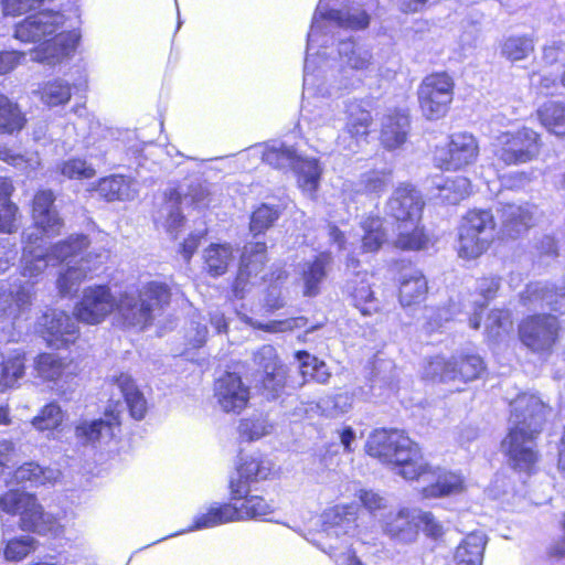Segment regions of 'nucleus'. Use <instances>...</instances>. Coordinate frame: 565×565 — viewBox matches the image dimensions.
<instances>
[{
	"mask_svg": "<svg viewBox=\"0 0 565 565\" xmlns=\"http://www.w3.org/2000/svg\"><path fill=\"white\" fill-rule=\"evenodd\" d=\"M366 449L370 456L394 466L403 478L420 479L428 483L423 488L425 498L450 495L463 489L460 476L430 469L424 462L418 446L397 429L375 430L369 437Z\"/></svg>",
	"mask_w": 565,
	"mask_h": 565,
	"instance_id": "obj_1",
	"label": "nucleus"
},
{
	"mask_svg": "<svg viewBox=\"0 0 565 565\" xmlns=\"http://www.w3.org/2000/svg\"><path fill=\"white\" fill-rule=\"evenodd\" d=\"M509 434L501 448L514 468L529 470L537 459L535 439L550 413L548 406L536 395L523 393L510 404Z\"/></svg>",
	"mask_w": 565,
	"mask_h": 565,
	"instance_id": "obj_2",
	"label": "nucleus"
},
{
	"mask_svg": "<svg viewBox=\"0 0 565 565\" xmlns=\"http://www.w3.org/2000/svg\"><path fill=\"white\" fill-rule=\"evenodd\" d=\"M171 290L164 282L151 281L136 292H125L116 301L124 324L143 330L170 303Z\"/></svg>",
	"mask_w": 565,
	"mask_h": 565,
	"instance_id": "obj_3",
	"label": "nucleus"
},
{
	"mask_svg": "<svg viewBox=\"0 0 565 565\" xmlns=\"http://www.w3.org/2000/svg\"><path fill=\"white\" fill-rule=\"evenodd\" d=\"M241 499L243 501L239 505L237 503H225L220 507H211L206 513L195 519L194 525L189 530H201L227 522L260 518L273 511L271 505L262 497L244 494Z\"/></svg>",
	"mask_w": 565,
	"mask_h": 565,
	"instance_id": "obj_4",
	"label": "nucleus"
},
{
	"mask_svg": "<svg viewBox=\"0 0 565 565\" xmlns=\"http://www.w3.org/2000/svg\"><path fill=\"white\" fill-rule=\"evenodd\" d=\"M494 156L505 166L532 161L541 150L540 137L533 129L523 127L514 132L500 134L494 142Z\"/></svg>",
	"mask_w": 565,
	"mask_h": 565,
	"instance_id": "obj_5",
	"label": "nucleus"
},
{
	"mask_svg": "<svg viewBox=\"0 0 565 565\" xmlns=\"http://www.w3.org/2000/svg\"><path fill=\"white\" fill-rule=\"evenodd\" d=\"M454 81L447 73L426 76L420 83L417 95L423 116L428 120L443 118L454 98Z\"/></svg>",
	"mask_w": 565,
	"mask_h": 565,
	"instance_id": "obj_6",
	"label": "nucleus"
},
{
	"mask_svg": "<svg viewBox=\"0 0 565 565\" xmlns=\"http://www.w3.org/2000/svg\"><path fill=\"white\" fill-rule=\"evenodd\" d=\"M559 323L552 315H535L522 321L519 335L533 352H550L558 335Z\"/></svg>",
	"mask_w": 565,
	"mask_h": 565,
	"instance_id": "obj_7",
	"label": "nucleus"
},
{
	"mask_svg": "<svg viewBox=\"0 0 565 565\" xmlns=\"http://www.w3.org/2000/svg\"><path fill=\"white\" fill-rule=\"evenodd\" d=\"M430 369L441 382L473 381L484 371V363L479 355L466 354L452 356L450 360L436 358L430 363Z\"/></svg>",
	"mask_w": 565,
	"mask_h": 565,
	"instance_id": "obj_8",
	"label": "nucleus"
},
{
	"mask_svg": "<svg viewBox=\"0 0 565 565\" xmlns=\"http://www.w3.org/2000/svg\"><path fill=\"white\" fill-rule=\"evenodd\" d=\"M116 308V300L106 286L88 287L75 308L77 320L88 324L102 322Z\"/></svg>",
	"mask_w": 565,
	"mask_h": 565,
	"instance_id": "obj_9",
	"label": "nucleus"
},
{
	"mask_svg": "<svg viewBox=\"0 0 565 565\" xmlns=\"http://www.w3.org/2000/svg\"><path fill=\"white\" fill-rule=\"evenodd\" d=\"M266 250L267 245L265 242H250L244 246L241 266L233 285V292L236 298L243 299L245 297L254 284L250 281V278L257 277L263 270L267 260Z\"/></svg>",
	"mask_w": 565,
	"mask_h": 565,
	"instance_id": "obj_10",
	"label": "nucleus"
},
{
	"mask_svg": "<svg viewBox=\"0 0 565 565\" xmlns=\"http://www.w3.org/2000/svg\"><path fill=\"white\" fill-rule=\"evenodd\" d=\"M39 332L50 345L62 347L75 341L78 335L76 322L64 311L51 309L38 321Z\"/></svg>",
	"mask_w": 565,
	"mask_h": 565,
	"instance_id": "obj_11",
	"label": "nucleus"
},
{
	"mask_svg": "<svg viewBox=\"0 0 565 565\" xmlns=\"http://www.w3.org/2000/svg\"><path fill=\"white\" fill-rule=\"evenodd\" d=\"M424 201L420 193L409 184L396 188L387 202V213L398 224H414L420 221Z\"/></svg>",
	"mask_w": 565,
	"mask_h": 565,
	"instance_id": "obj_12",
	"label": "nucleus"
},
{
	"mask_svg": "<svg viewBox=\"0 0 565 565\" xmlns=\"http://www.w3.org/2000/svg\"><path fill=\"white\" fill-rule=\"evenodd\" d=\"M215 397L226 413H241L249 401V388L235 373H226L215 383Z\"/></svg>",
	"mask_w": 565,
	"mask_h": 565,
	"instance_id": "obj_13",
	"label": "nucleus"
},
{
	"mask_svg": "<svg viewBox=\"0 0 565 565\" xmlns=\"http://www.w3.org/2000/svg\"><path fill=\"white\" fill-rule=\"evenodd\" d=\"M64 25V15L60 12L43 11L28 17L15 28V38L23 42L41 41Z\"/></svg>",
	"mask_w": 565,
	"mask_h": 565,
	"instance_id": "obj_14",
	"label": "nucleus"
},
{
	"mask_svg": "<svg viewBox=\"0 0 565 565\" xmlns=\"http://www.w3.org/2000/svg\"><path fill=\"white\" fill-rule=\"evenodd\" d=\"M479 147L476 138L467 132L451 135L448 149L444 156H437L436 160L445 169H460L477 160Z\"/></svg>",
	"mask_w": 565,
	"mask_h": 565,
	"instance_id": "obj_15",
	"label": "nucleus"
},
{
	"mask_svg": "<svg viewBox=\"0 0 565 565\" xmlns=\"http://www.w3.org/2000/svg\"><path fill=\"white\" fill-rule=\"evenodd\" d=\"M322 21H327L337 26L360 30L365 29L370 24L369 14L359 8L345 9V10H329L323 12L320 8L317 10L313 21L311 24V31L308 35L309 41L313 36L316 31H322Z\"/></svg>",
	"mask_w": 565,
	"mask_h": 565,
	"instance_id": "obj_16",
	"label": "nucleus"
},
{
	"mask_svg": "<svg viewBox=\"0 0 565 565\" xmlns=\"http://www.w3.org/2000/svg\"><path fill=\"white\" fill-rule=\"evenodd\" d=\"M206 195L205 190L200 185H191L190 191L183 196L177 189H170L166 193V203L162 211L167 214L164 226L167 231L173 236H177L178 228L183 224L184 217L179 209L182 201L190 200L191 203L200 204L204 201Z\"/></svg>",
	"mask_w": 565,
	"mask_h": 565,
	"instance_id": "obj_17",
	"label": "nucleus"
},
{
	"mask_svg": "<svg viewBox=\"0 0 565 565\" xmlns=\"http://www.w3.org/2000/svg\"><path fill=\"white\" fill-rule=\"evenodd\" d=\"M500 218L503 233L514 238L535 224L537 207L530 203L505 204L500 210Z\"/></svg>",
	"mask_w": 565,
	"mask_h": 565,
	"instance_id": "obj_18",
	"label": "nucleus"
},
{
	"mask_svg": "<svg viewBox=\"0 0 565 565\" xmlns=\"http://www.w3.org/2000/svg\"><path fill=\"white\" fill-rule=\"evenodd\" d=\"M322 530L327 535L340 536L355 529L358 508L354 504L335 505L322 514Z\"/></svg>",
	"mask_w": 565,
	"mask_h": 565,
	"instance_id": "obj_19",
	"label": "nucleus"
},
{
	"mask_svg": "<svg viewBox=\"0 0 565 565\" xmlns=\"http://www.w3.org/2000/svg\"><path fill=\"white\" fill-rule=\"evenodd\" d=\"M54 195L50 190L35 194L33 200V218L35 224L49 235L57 234L63 225L57 212L53 209Z\"/></svg>",
	"mask_w": 565,
	"mask_h": 565,
	"instance_id": "obj_20",
	"label": "nucleus"
},
{
	"mask_svg": "<svg viewBox=\"0 0 565 565\" xmlns=\"http://www.w3.org/2000/svg\"><path fill=\"white\" fill-rule=\"evenodd\" d=\"M345 289L363 316H372L382 310V302L374 296L366 273H358L354 278L348 280Z\"/></svg>",
	"mask_w": 565,
	"mask_h": 565,
	"instance_id": "obj_21",
	"label": "nucleus"
},
{
	"mask_svg": "<svg viewBox=\"0 0 565 565\" xmlns=\"http://www.w3.org/2000/svg\"><path fill=\"white\" fill-rule=\"evenodd\" d=\"M77 40L78 38L75 33L61 32L53 41L45 42L41 49L34 53L32 58L40 63L55 65L71 55L75 50Z\"/></svg>",
	"mask_w": 565,
	"mask_h": 565,
	"instance_id": "obj_22",
	"label": "nucleus"
},
{
	"mask_svg": "<svg viewBox=\"0 0 565 565\" xmlns=\"http://www.w3.org/2000/svg\"><path fill=\"white\" fill-rule=\"evenodd\" d=\"M270 468L263 461L255 458L244 460L237 469V478L230 481L231 495L233 500L242 498L249 491V482L266 479Z\"/></svg>",
	"mask_w": 565,
	"mask_h": 565,
	"instance_id": "obj_23",
	"label": "nucleus"
},
{
	"mask_svg": "<svg viewBox=\"0 0 565 565\" xmlns=\"http://www.w3.org/2000/svg\"><path fill=\"white\" fill-rule=\"evenodd\" d=\"M332 262L331 253L321 252L312 260L303 264L302 280L305 296L315 297L320 292V285L327 278Z\"/></svg>",
	"mask_w": 565,
	"mask_h": 565,
	"instance_id": "obj_24",
	"label": "nucleus"
},
{
	"mask_svg": "<svg viewBox=\"0 0 565 565\" xmlns=\"http://www.w3.org/2000/svg\"><path fill=\"white\" fill-rule=\"evenodd\" d=\"M408 130V115L402 110H392L382 119L381 141L387 149L398 148L406 141Z\"/></svg>",
	"mask_w": 565,
	"mask_h": 565,
	"instance_id": "obj_25",
	"label": "nucleus"
},
{
	"mask_svg": "<svg viewBox=\"0 0 565 565\" xmlns=\"http://www.w3.org/2000/svg\"><path fill=\"white\" fill-rule=\"evenodd\" d=\"M428 284L418 269H406L399 278V302L403 307L419 305L426 298Z\"/></svg>",
	"mask_w": 565,
	"mask_h": 565,
	"instance_id": "obj_26",
	"label": "nucleus"
},
{
	"mask_svg": "<svg viewBox=\"0 0 565 565\" xmlns=\"http://www.w3.org/2000/svg\"><path fill=\"white\" fill-rule=\"evenodd\" d=\"M34 369L40 377L45 381H56L63 376L76 374L77 365L67 358L56 353H42L34 361Z\"/></svg>",
	"mask_w": 565,
	"mask_h": 565,
	"instance_id": "obj_27",
	"label": "nucleus"
},
{
	"mask_svg": "<svg viewBox=\"0 0 565 565\" xmlns=\"http://www.w3.org/2000/svg\"><path fill=\"white\" fill-rule=\"evenodd\" d=\"M33 291L30 285L21 286L12 291L0 285V318H17L30 308Z\"/></svg>",
	"mask_w": 565,
	"mask_h": 565,
	"instance_id": "obj_28",
	"label": "nucleus"
},
{
	"mask_svg": "<svg viewBox=\"0 0 565 565\" xmlns=\"http://www.w3.org/2000/svg\"><path fill=\"white\" fill-rule=\"evenodd\" d=\"M113 384L124 396L131 417L142 419L147 412V402L132 377L129 374L120 373L113 377Z\"/></svg>",
	"mask_w": 565,
	"mask_h": 565,
	"instance_id": "obj_29",
	"label": "nucleus"
},
{
	"mask_svg": "<svg viewBox=\"0 0 565 565\" xmlns=\"http://www.w3.org/2000/svg\"><path fill=\"white\" fill-rule=\"evenodd\" d=\"M487 536L483 532L469 533L454 554L456 565H482Z\"/></svg>",
	"mask_w": 565,
	"mask_h": 565,
	"instance_id": "obj_30",
	"label": "nucleus"
},
{
	"mask_svg": "<svg viewBox=\"0 0 565 565\" xmlns=\"http://www.w3.org/2000/svg\"><path fill=\"white\" fill-rule=\"evenodd\" d=\"M416 515L403 509L396 513H390L384 523V532L391 537L401 542H412L417 535L418 524L415 523Z\"/></svg>",
	"mask_w": 565,
	"mask_h": 565,
	"instance_id": "obj_31",
	"label": "nucleus"
},
{
	"mask_svg": "<svg viewBox=\"0 0 565 565\" xmlns=\"http://www.w3.org/2000/svg\"><path fill=\"white\" fill-rule=\"evenodd\" d=\"M461 224H463V233L466 244L472 245L471 238H469V234L471 231H477L479 233V236L481 237V241H487L489 244L493 239V232L495 227L493 215L490 211L487 210H472L469 211L461 221Z\"/></svg>",
	"mask_w": 565,
	"mask_h": 565,
	"instance_id": "obj_32",
	"label": "nucleus"
},
{
	"mask_svg": "<svg viewBox=\"0 0 565 565\" xmlns=\"http://www.w3.org/2000/svg\"><path fill=\"white\" fill-rule=\"evenodd\" d=\"M92 270L88 266V259L81 257L79 262L70 260L65 264L58 274L56 286L62 296H67L76 292L82 281L87 277V274Z\"/></svg>",
	"mask_w": 565,
	"mask_h": 565,
	"instance_id": "obj_33",
	"label": "nucleus"
},
{
	"mask_svg": "<svg viewBox=\"0 0 565 565\" xmlns=\"http://www.w3.org/2000/svg\"><path fill=\"white\" fill-rule=\"evenodd\" d=\"M20 527L23 531H31L39 534L56 533L58 530L57 520L42 511L41 505L34 498V507H28L20 515Z\"/></svg>",
	"mask_w": 565,
	"mask_h": 565,
	"instance_id": "obj_34",
	"label": "nucleus"
},
{
	"mask_svg": "<svg viewBox=\"0 0 565 565\" xmlns=\"http://www.w3.org/2000/svg\"><path fill=\"white\" fill-rule=\"evenodd\" d=\"M203 258L211 276H222L234 260L233 248L230 244H211L204 249Z\"/></svg>",
	"mask_w": 565,
	"mask_h": 565,
	"instance_id": "obj_35",
	"label": "nucleus"
},
{
	"mask_svg": "<svg viewBox=\"0 0 565 565\" xmlns=\"http://www.w3.org/2000/svg\"><path fill=\"white\" fill-rule=\"evenodd\" d=\"M437 193L435 199L446 204H457L467 198L471 191L469 179L458 175L435 184Z\"/></svg>",
	"mask_w": 565,
	"mask_h": 565,
	"instance_id": "obj_36",
	"label": "nucleus"
},
{
	"mask_svg": "<svg viewBox=\"0 0 565 565\" xmlns=\"http://www.w3.org/2000/svg\"><path fill=\"white\" fill-rule=\"evenodd\" d=\"M98 193L107 201H127L137 196L135 184L122 175H113L103 179L97 188Z\"/></svg>",
	"mask_w": 565,
	"mask_h": 565,
	"instance_id": "obj_37",
	"label": "nucleus"
},
{
	"mask_svg": "<svg viewBox=\"0 0 565 565\" xmlns=\"http://www.w3.org/2000/svg\"><path fill=\"white\" fill-rule=\"evenodd\" d=\"M24 354L14 352L0 362V392L14 388L25 374Z\"/></svg>",
	"mask_w": 565,
	"mask_h": 565,
	"instance_id": "obj_38",
	"label": "nucleus"
},
{
	"mask_svg": "<svg viewBox=\"0 0 565 565\" xmlns=\"http://www.w3.org/2000/svg\"><path fill=\"white\" fill-rule=\"evenodd\" d=\"M119 425L118 416L110 419L83 420L75 428V436L84 444H94L105 436L113 435V426Z\"/></svg>",
	"mask_w": 565,
	"mask_h": 565,
	"instance_id": "obj_39",
	"label": "nucleus"
},
{
	"mask_svg": "<svg viewBox=\"0 0 565 565\" xmlns=\"http://www.w3.org/2000/svg\"><path fill=\"white\" fill-rule=\"evenodd\" d=\"M292 170L297 174V182L299 188L309 195H312L318 189L321 168L316 159H303L297 157Z\"/></svg>",
	"mask_w": 565,
	"mask_h": 565,
	"instance_id": "obj_40",
	"label": "nucleus"
},
{
	"mask_svg": "<svg viewBox=\"0 0 565 565\" xmlns=\"http://www.w3.org/2000/svg\"><path fill=\"white\" fill-rule=\"evenodd\" d=\"M89 241L87 236L83 234L71 235L65 241L58 242L50 249V256L61 263L67 264L72 260L79 262L76 259L88 247Z\"/></svg>",
	"mask_w": 565,
	"mask_h": 565,
	"instance_id": "obj_41",
	"label": "nucleus"
},
{
	"mask_svg": "<svg viewBox=\"0 0 565 565\" xmlns=\"http://www.w3.org/2000/svg\"><path fill=\"white\" fill-rule=\"evenodd\" d=\"M339 56L345 66L356 71L369 70L373 58L369 50L356 45L352 41L340 42Z\"/></svg>",
	"mask_w": 565,
	"mask_h": 565,
	"instance_id": "obj_42",
	"label": "nucleus"
},
{
	"mask_svg": "<svg viewBox=\"0 0 565 565\" xmlns=\"http://www.w3.org/2000/svg\"><path fill=\"white\" fill-rule=\"evenodd\" d=\"M392 184L393 173L391 169L371 170L361 174L356 191L380 196Z\"/></svg>",
	"mask_w": 565,
	"mask_h": 565,
	"instance_id": "obj_43",
	"label": "nucleus"
},
{
	"mask_svg": "<svg viewBox=\"0 0 565 565\" xmlns=\"http://www.w3.org/2000/svg\"><path fill=\"white\" fill-rule=\"evenodd\" d=\"M541 124L556 136H565V104L547 102L537 109Z\"/></svg>",
	"mask_w": 565,
	"mask_h": 565,
	"instance_id": "obj_44",
	"label": "nucleus"
},
{
	"mask_svg": "<svg viewBox=\"0 0 565 565\" xmlns=\"http://www.w3.org/2000/svg\"><path fill=\"white\" fill-rule=\"evenodd\" d=\"M419 222L414 224L405 223L397 225V238L395 246L402 249L418 250L427 246L428 237L424 228L418 225Z\"/></svg>",
	"mask_w": 565,
	"mask_h": 565,
	"instance_id": "obj_45",
	"label": "nucleus"
},
{
	"mask_svg": "<svg viewBox=\"0 0 565 565\" xmlns=\"http://www.w3.org/2000/svg\"><path fill=\"white\" fill-rule=\"evenodd\" d=\"M25 118L17 104L0 94V131L13 134L23 128Z\"/></svg>",
	"mask_w": 565,
	"mask_h": 565,
	"instance_id": "obj_46",
	"label": "nucleus"
},
{
	"mask_svg": "<svg viewBox=\"0 0 565 565\" xmlns=\"http://www.w3.org/2000/svg\"><path fill=\"white\" fill-rule=\"evenodd\" d=\"M52 259L50 252L45 253L41 247H25L22 256V276L30 279L36 278L47 268Z\"/></svg>",
	"mask_w": 565,
	"mask_h": 565,
	"instance_id": "obj_47",
	"label": "nucleus"
},
{
	"mask_svg": "<svg viewBox=\"0 0 565 565\" xmlns=\"http://www.w3.org/2000/svg\"><path fill=\"white\" fill-rule=\"evenodd\" d=\"M282 207L280 205L260 204L250 216L249 231L257 236L270 228L279 218Z\"/></svg>",
	"mask_w": 565,
	"mask_h": 565,
	"instance_id": "obj_48",
	"label": "nucleus"
},
{
	"mask_svg": "<svg viewBox=\"0 0 565 565\" xmlns=\"http://www.w3.org/2000/svg\"><path fill=\"white\" fill-rule=\"evenodd\" d=\"M362 249L366 253L376 252L386 239L383 221L380 217H369L363 222Z\"/></svg>",
	"mask_w": 565,
	"mask_h": 565,
	"instance_id": "obj_49",
	"label": "nucleus"
},
{
	"mask_svg": "<svg viewBox=\"0 0 565 565\" xmlns=\"http://www.w3.org/2000/svg\"><path fill=\"white\" fill-rule=\"evenodd\" d=\"M534 50L532 39L527 36H510L501 47V53L504 57L512 62L521 61Z\"/></svg>",
	"mask_w": 565,
	"mask_h": 565,
	"instance_id": "obj_50",
	"label": "nucleus"
},
{
	"mask_svg": "<svg viewBox=\"0 0 565 565\" xmlns=\"http://www.w3.org/2000/svg\"><path fill=\"white\" fill-rule=\"evenodd\" d=\"M36 541L29 535L10 539L6 542L3 556L9 562H20L35 551Z\"/></svg>",
	"mask_w": 565,
	"mask_h": 565,
	"instance_id": "obj_51",
	"label": "nucleus"
},
{
	"mask_svg": "<svg viewBox=\"0 0 565 565\" xmlns=\"http://www.w3.org/2000/svg\"><path fill=\"white\" fill-rule=\"evenodd\" d=\"M298 154L291 147L280 145L279 147H269L263 154V160L277 169H286L294 167L297 162Z\"/></svg>",
	"mask_w": 565,
	"mask_h": 565,
	"instance_id": "obj_52",
	"label": "nucleus"
},
{
	"mask_svg": "<svg viewBox=\"0 0 565 565\" xmlns=\"http://www.w3.org/2000/svg\"><path fill=\"white\" fill-rule=\"evenodd\" d=\"M14 479L19 483L30 481L34 484H45L55 479V471L43 470L39 465L29 462L15 470Z\"/></svg>",
	"mask_w": 565,
	"mask_h": 565,
	"instance_id": "obj_53",
	"label": "nucleus"
},
{
	"mask_svg": "<svg viewBox=\"0 0 565 565\" xmlns=\"http://www.w3.org/2000/svg\"><path fill=\"white\" fill-rule=\"evenodd\" d=\"M71 96L70 84L61 79L50 82L41 89V99L49 106L65 104L70 100Z\"/></svg>",
	"mask_w": 565,
	"mask_h": 565,
	"instance_id": "obj_54",
	"label": "nucleus"
},
{
	"mask_svg": "<svg viewBox=\"0 0 565 565\" xmlns=\"http://www.w3.org/2000/svg\"><path fill=\"white\" fill-rule=\"evenodd\" d=\"M463 233V224L460 223L459 230H458V255L461 258L465 259H475L479 257L489 246V243L487 241H481V237L479 236V233L477 231H471V233L468 235L469 238L472 241L473 247L466 244V239Z\"/></svg>",
	"mask_w": 565,
	"mask_h": 565,
	"instance_id": "obj_55",
	"label": "nucleus"
},
{
	"mask_svg": "<svg viewBox=\"0 0 565 565\" xmlns=\"http://www.w3.org/2000/svg\"><path fill=\"white\" fill-rule=\"evenodd\" d=\"M63 417L64 415L60 405L50 403L32 419V425L38 430H51L61 425Z\"/></svg>",
	"mask_w": 565,
	"mask_h": 565,
	"instance_id": "obj_56",
	"label": "nucleus"
},
{
	"mask_svg": "<svg viewBox=\"0 0 565 565\" xmlns=\"http://www.w3.org/2000/svg\"><path fill=\"white\" fill-rule=\"evenodd\" d=\"M34 507V497L19 491H9L0 498V508L9 514H20Z\"/></svg>",
	"mask_w": 565,
	"mask_h": 565,
	"instance_id": "obj_57",
	"label": "nucleus"
},
{
	"mask_svg": "<svg viewBox=\"0 0 565 565\" xmlns=\"http://www.w3.org/2000/svg\"><path fill=\"white\" fill-rule=\"evenodd\" d=\"M287 370L284 365L264 373L263 386L268 397L276 398L286 384Z\"/></svg>",
	"mask_w": 565,
	"mask_h": 565,
	"instance_id": "obj_58",
	"label": "nucleus"
},
{
	"mask_svg": "<svg viewBox=\"0 0 565 565\" xmlns=\"http://www.w3.org/2000/svg\"><path fill=\"white\" fill-rule=\"evenodd\" d=\"M238 430L242 438L253 441L269 434L270 426L260 418L243 419L239 423Z\"/></svg>",
	"mask_w": 565,
	"mask_h": 565,
	"instance_id": "obj_59",
	"label": "nucleus"
},
{
	"mask_svg": "<svg viewBox=\"0 0 565 565\" xmlns=\"http://www.w3.org/2000/svg\"><path fill=\"white\" fill-rule=\"evenodd\" d=\"M319 407L329 417H337L344 414L351 407L350 398L345 394L328 396L319 402Z\"/></svg>",
	"mask_w": 565,
	"mask_h": 565,
	"instance_id": "obj_60",
	"label": "nucleus"
},
{
	"mask_svg": "<svg viewBox=\"0 0 565 565\" xmlns=\"http://www.w3.org/2000/svg\"><path fill=\"white\" fill-rule=\"evenodd\" d=\"M61 173L70 179H90L95 169L81 159H71L61 166Z\"/></svg>",
	"mask_w": 565,
	"mask_h": 565,
	"instance_id": "obj_61",
	"label": "nucleus"
},
{
	"mask_svg": "<svg viewBox=\"0 0 565 565\" xmlns=\"http://www.w3.org/2000/svg\"><path fill=\"white\" fill-rule=\"evenodd\" d=\"M500 288V278L495 276L482 277L477 280V291L480 297L483 298L482 302L476 300V303L479 308H483L487 306L488 301L492 299L497 291Z\"/></svg>",
	"mask_w": 565,
	"mask_h": 565,
	"instance_id": "obj_62",
	"label": "nucleus"
},
{
	"mask_svg": "<svg viewBox=\"0 0 565 565\" xmlns=\"http://www.w3.org/2000/svg\"><path fill=\"white\" fill-rule=\"evenodd\" d=\"M254 363L258 367L263 369L264 373L270 370H275V367L281 365L278 361L275 348L269 344L263 345L259 350L255 352Z\"/></svg>",
	"mask_w": 565,
	"mask_h": 565,
	"instance_id": "obj_63",
	"label": "nucleus"
},
{
	"mask_svg": "<svg viewBox=\"0 0 565 565\" xmlns=\"http://www.w3.org/2000/svg\"><path fill=\"white\" fill-rule=\"evenodd\" d=\"M371 121V114L366 110H361L356 116L351 115L347 125L348 132L354 138L366 136Z\"/></svg>",
	"mask_w": 565,
	"mask_h": 565,
	"instance_id": "obj_64",
	"label": "nucleus"
}]
</instances>
